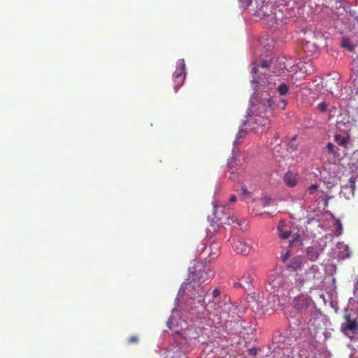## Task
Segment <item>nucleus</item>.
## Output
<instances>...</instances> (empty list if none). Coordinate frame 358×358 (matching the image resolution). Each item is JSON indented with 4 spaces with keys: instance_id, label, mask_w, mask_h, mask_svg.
I'll list each match as a JSON object with an SVG mask.
<instances>
[{
    "instance_id": "15",
    "label": "nucleus",
    "mask_w": 358,
    "mask_h": 358,
    "mask_svg": "<svg viewBox=\"0 0 358 358\" xmlns=\"http://www.w3.org/2000/svg\"><path fill=\"white\" fill-rule=\"evenodd\" d=\"M270 63L266 60H263L260 62L259 65L255 66L252 69L251 73L254 75L258 73L261 76L267 73L268 68L269 67Z\"/></svg>"
},
{
    "instance_id": "16",
    "label": "nucleus",
    "mask_w": 358,
    "mask_h": 358,
    "mask_svg": "<svg viewBox=\"0 0 358 358\" xmlns=\"http://www.w3.org/2000/svg\"><path fill=\"white\" fill-rule=\"evenodd\" d=\"M277 229L280 238L282 239L289 238L292 233L290 225H278Z\"/></svg>"
},
{
    "instance_id": "14",
    "label": "nucleus",
    "mask_w": 358,
    "mask_h": 358,
    "mask_svg": "<svg viewBox=\"0 0 358 358\" xmlns=\"http://www.w3.org/2000/svg\"><path fill=\"white\" fill-rule=\"evenodd\" d=\"M304 259L301 256H296L291 259L287 263V267L288 269L293 271L301 270L303 266Z\"/></svg>"
},
{
    "instance_id": "34",
    "label": "nucleus",
    "mask_w": 358,
    "mask_h": 358,
    "mask_svg": "<svg viewBox=\"0 0 358 358\" xmlns=\"http://www.w3.org/2000/svg\"><path fill=\"white\" fill-rule=\"evenodd\" d=\"M248 354L251 356H255L257 354V350L256 348H251L248 351Z\"/></svg>"
},
{
    "instance_id": "5",
    "label": "nucleus",
    "mask_w": 358,
    "mask_h": 358,
    "mask_svg": "<svg viewBox=\"0 0 358 358\" xmlns=\"http://www.w3.org/2000/svg\"><path fill=\"white\" fill-rule=\"evenodd\" d=\"M241 2L245 3V6H252L254 10L253 15L264 18L266 17L271 19L274 18V10L273 6L268 2H265V0H240Z\"/></svg>"
},
{
    "instance_id": "36",
    "label": "nucleus",
    "mask_w": 358,
    "mask_h": 358,
    "mask_svg": "<svg viewBox=\"0 0 358 358\" xmlns=\"http://www.w3.org/2000/svg\"><path fill=\"white\" fill-rule=\"evenodd\" d=\"M230 202L233 203V202H235L236 201V196L235 195H232L231 197H230V199H229Z\"/></svg>"
},
{
    "instance_id": "25",
    "label": "nucleus",
    "mask_w": 358,
    "mask_h": 358,
    "mask_svg": "<svg viewBox=\"0 0 358 358\" xmlns=\"http://www.w3.org/2000/svg\"><path fill=\"white\" fill-rule=\"evenodd\" d=\"M138 342V337L137 336H131L127 339V343L129 344H135Z\"/></svg>"
},
{
    "instance_id": "28",
    "label": "nucleus",
    "mask_w": 358,
    "mask_h": 358,
    "mask_svg": "<svg viewBox=\"0 0 358 358\" xmlns=\"http://www.w3.org/2000/svg\"><path fill=\"white\" fill-rule=\"evenodd\" d=\"M299 243V245H302V241L300 238V236L297 235L290 241V244L293 245L294 243Z\"/></svg>"
},
{
    "instance_id": "11",
    "label": "nucleus",
    "mask_w": 358,
    "mask_h": 358,
    "mask_svg": "<svg viewBox=\"0 0 358 358\" xmlns=\"http://www.w3.org/2000/svg\"><path fill=\"white\" fill-rule=\"evenodd\" d=\"M232 247L237 253L243 255H248L251 250L250 245L241 239L236 241L234 240Z\"/></svg>"
},
{
    "instance_id": "42",
    "label": "nucleus",
    "mask_w": 358,
    "mask_h": 358,
    "mask_svg": "<svg viewBox=\"0 0 358 358\" xmlns=\"http://www.w3.org/2000/svg\"><path fill=\"white\" fill-rule=\"evenodd\" d=\"M279 224H283V221H280Z\"/></svg>"
},
{
    "instance_id": "18",
    "label": "nucleus",
    "mask_w": 358,
    "mask_h": 358,
    "mask_svg": "<svg viewBox=\"0 0 358 358\" xmlns=\"http://www.w3.org/2000/svg\"><path fill=\"white\" fill-rule=\"evenodd\" d=\"M307 257L311 260L315 261L319 256V252L313 247H308L306 250Z\"/></svg>"
},
{
    "instance_id": "10",
    "label": "nucleus",
    "mask_w": 358,
    "mask_h": 358,
    "mask_svg": "<svg viewBox=\"0 0 358 358\" xmlns=\"http://www.w3.org/2000/svg\"><path fill=\"white\" fill-rule=\"evenodd\" d=\"M185 65L182 60L180 64H178L176 71L173 74L174 82L176 83V86L175 87L176 91L178 90V87L181 86L184 81L185 76Z\"/></svg>"
},
{
    "instance_id": "8",
    "label": "nucleus",
    "mask_w": 358,
    "mask_h": 358,
    "mask_svg": "<svg viewBox=\"0 0 358 358\" xmlns=\"http://www.w3.org/2000/svg\"><path fill=\"white\" fill-rule=\"evenodd\" d=\"M198 294L199 297L198 299L199 303L210 313L213 312V314L215 315L217 311L222 308L223 304L213 299V296L209 292H206L205 294L204 292Z\"/></svg>"
},
{
    "instance_id": "38",
    "label": "nucleus",
    "mask_w": 358,
    "mask_h": 358,
    "mask_svg": "<svg viewBox=\"0 0 358 358\" xmlns=\"http://www.w3.org/2000/svg\"><path fill=\"white\" fill-rule=\"evenodd\" d=\"M210 227H213V230L215 231L217 230V229H219L220 228V225H215V224H213V225H210Z\"/></svg>"
},
{
    "instance_id": "13",
    "label": "nucleus",
    "mask_w": 358,
    "mask_h": 358,
    "mask_svg": "<svg viewBox=\"0 0 358 358\" xmlns=\"http://www.w3.org/2000/svg\"><path fill=\"white\" fill-rule=\"evenodd\" d=\"M299 179V174L293 171H287L283 176V181L289 187H294L297 185Z\"/></svg>"
},
{
    "instance_id": "31",
    "label": "nucleus",
    "mask_w": 358,
    "mask_h": 358,
    "mask_svg": "<svg viewBox=\"0 0 358 358\" xmlns=\"http://www.w3.org/2000/svg\"><path fill=\"white\" fill-rule=\"evenodd\" d=\"M252 82L253 83H264L263 79L261 78V76H257V78H253Z\"/></svg>"
},
{
    "instance_id": "33",
    "label": "nucleus",
    "mask_w": 358,
    "mask_h": 358,
    "mask_svg": "<svg viewBox=\"0 0 358 358\" xmlns=\"http://www.w3.org/2000/svg\"><path fill=\"white\" fill-rule=\"evenodd\" d=\"M215 252H211V253L210 254V259H215L217 257L218 249H217V248H215Z\"/></svg>"
},
{
    "instance_id": "24",
    "label": "nucleus",
    "mask_w": 358,
    "mask_h": 358,
    "mask_svg": "<svg viewBox=\"0 0 358 358\" xmlns=\"http://www.w3.org/2000/svg\"><path fill=\"white\" fill-rule=\"evenodd\" d=\"M330 85L329 86V91L331 92V93H334V88H336L338 87L337 86V83L334 80V79H329L328 80L327 82H326V87H328V85Z\"/></svg>"
},
{
    "instance_id": "21",
    "label": "nucleus",
    "mask_w": 358,
    "mask_h": 358,
    "mask_svg": "<svg viewBox=\"0 0 358 358\" xmlns=\"http://www.w3.org/2000/svg\"><path fill=\"white\" fill-rule=\"evenodd\" d=\"M289 87L285 83H281L277 87V92L280 96H286L289 93Z\"/></svg>"
},
{
    "instance_id": "27",
    "label": "nucleus",
    "mask_w": 358,
    "mask_h": 358,
    "mask_svg": "<svg viewBox=\"0 0 358 358\" xmlns=\"http://www.w3.org/2000/svg\"><path fill=\"white\" fill-rule=\"evenodd\" d=\"M317 108L321 112H325L327 109V104L325 102H322L317 105Z\"/></svg>"
},
{
    "instance_id": "12",
    "label": "nucleus",
    "mask_w": 358,
    "mask_h": 358,
    "mask_svg": "<svg viewBox=\"0 0 358 358\" xmlns=\"http://www.w3.org/2000/svg\"><path fill=\"white\" fill-rule=\"evenodd\" d=\"M344 318L347 323L342 324L343 331H349L352 334H355L358 330V322L356 320H351L350 314H345Z\"/></svg>"
},
{
    "instance_id": "6",
    "label": "nucleus",
    "mask_w": 358,
    "mask_h": 358,
    "mask_svg": "<svg viewBox=\"0 0 358 358\" xmlns=\"http://www.w3.org/2000/svg\"><path fill=\"white\" fill-rule=\"evenodd\" d=\"M224 207L217 205L216 201L213 202L211 213L208 215V221L211 224H231L237 222V219L231 215L230 212H225Z\"/></svg>"
},
{
    "instance_id": "17",
    "label": "nucleus",
    "mask_w": 358,
    "mask_h": 358,
    "mask_svg": "<svg viewBox=\"0 0 358 358\" xmlns=\"http://www.w3.org/2000/svg\"><path fill=\"white\" fill-rule=\"evenodd\" d=\"M272 201V199L270 197L264 196L259 199L255 201L256 207H262L265 208L268 206Z\"/></svg>"
},
{
    "instance_id": "43",
    "label": "nucleus",
    "mask_w": 358,
    "mask_h": 358,
    "mask_svg": "<svg viewBox=\"0 0 358 358\" xmlns=\"http://www.w3.org/2000/svg\"><path fill=\"white\" fill-rule=\"evenodd\" d=\"M224 358H227V357H224Z\"/></svg>"
},
{
    "instance_id": "20",
    "label": "nucleus",
    "mask_w": 358,
    "mask_h": 358,
    "mask_svg": "<svg viewBox=\"0 0 358 358\" xmlns=\"http://www.w3.org/2000/svg\"><path fill=\"white\" fill-rule=\"evenodd\" d=\"M334 141L341 146L344 148H347V145L349 143V138L342 137L340 134H336L334 136Z\"/></svg>"
},
{
    "instance_id": "3",
    "label": "nucleus",
    "mask_w": 358,
    "mask_h": 358,
    "mask_svg": "<svg viewBox=\"0 0 358 358\" xmlns=\"http://www.w3.org/2000/svg\"><path fill=\"white\" fill-rule=\"evenodd\" d=\"M296 282V275H277L269 282L271 293L278 299L287 297L294 288Z\"/></svg>"
},
{
    "instance_id": "1",
    "label": "nucleus",
    "mask_w": 358,
    "mask_h": 358,
    "mask_svg": "<svg viewBox=\"0 0 358 358\" xmlns=\"http://www.w3.org/2000/svg\"><path fill=\"white\" fill-rule=\"evenodd\" d=\"M214 273L208 264L203 262H196L189 268V278L187 282H183L182 288L189 292L193 290L196 293H203L201 285L210 281Z\"/></svg>"
},
{
    "instance_id": "2",
    "label": "nucleus",
    "mask_w": 358,
    "mask_h": 358,
    "mask_svg": "<svg viewBox=\"0 0 358 358\" xmlns=\"http://www.w3.org/2000/svg\"><path fill=\"white\" fill-rule=\"evenodd\" d=\"M259 105L257 110L259 111H257L256 108H254L255 106H253L251 110H254L257 113L255 115H250L247 120V123L249 125L257 124V127L253 126L251 128L252 129H255L258 127H261L262 129L268 127L269 120L264 114L266 112L271 113V110L275 108V101L269 94H266L264 96H263L262 94L260 97Z\"/></svg>"
},
{
    "instance_id": "32",
    "label": "nucleus",
    "mask_w": 358,
    "mask_h": 358,
    "mask_svg": "<svg viewBox=\"0 0 358 358\" xmlns=\"http://www.w3.org/2000/svg\"><path fill=\"white\" fill-rule=\"evenodd\" d=\"M289 257V252H286L283 255H282L281 259L283 262H285Z\"/></svg>"
},
{
    "instance_id": "7",
    "label": "nucleus",
    "mask_w": 358,
    "mask_h": 358,
    "mask_svg": "<svg viewBox=\"0 0 358 358\" xmlns=\"http://www.w3.org/2000/svg\"><path fill=\"white\" fill-rule=\"evenodd\" d=\"M322 37H318L314 32L308 31L305 33V37L303 38L302 48L308 55H313L319 50L320 41Z\"/></svg>"
},
{
    "instance_id": "40",
    "label": "nucleus",
    "mask_w": 358,
    "mask_h": 358,
    "mask_svg": "<svg viewBox=\"0 0 358 358\" xmlns=\"http://www.w3.org/2000/svg\"><path fill=\"white\" fill-rule=\"evenodd\" d=\"M242 191H243V193L244 194H248V193H249L246 189H242Z\"/></svg>"
},
{
    "instance_id": "29",
    "label": "nucleus",
    "mask_w": 358,
    "mask_h": 358,
    "mask_svg": "<svg viewBox=\"0 0 358 358\" xmlns=\"http://www.w3.org/2000/svg\"><path fill=\"white\" fill-rule=\"evenodd\" d=\"M318 188V186L316 185H311L309 187H308V191H309V193L310 194H314L315 192V191Z\"/></svg>"
},
{
    "instance_id": "30",
    "label": "nucleus",
    "mask_w": 358,
    "mask_h": 358,
    "mask_svg": "<svg viewBox=\"0 0 358 358\" xmlns=\"http://www.w3.org/2000/svg\"><path fill=\"white\" fill-rule=\"evenodd\" d=\"M355 182H356V178L354 176L350 177V178L349 179V183H350V187L352 190L355 189Z\"/></svg>"
},
{
    "instance_id": "37",
    "label": "nucleus",
    "mask_w": 358,
    "mask_h": 358,
    "mask_svg": "<svg viewBox=\"0 0 358 358\" xmlns=\"http://www.w3.org/2000/svg\"><path fill=\"white\" fill-rule=\"evenodd\" d=\"M234 287H243V284H242V282H235V283H234Z\"/></svg>"
},
{
    "instance_id": "19",
    "label": "nucleus",
    "mask_w": 358,
    "mask_h": 358,
    "mask_svg": "<svg viewBox=\"0 0 358 358\" xmlns=\"http://www.w3.org/2000/svg\"><path fill=\"white\" fill-rule=\"evenodd\" d=\"M252 280L253 278L250 273L244 275L241 278L243 287H244L245 289H249L252 284Z\"/></svg>"
},
{
    "instance_id": "22",
    "label": "nucleus",
    "mask_w": 358,
    "mask_h": 358,
    "mask_svg": "<svg viewBox=\"0 0 358 358\" xmlns=\"http://www.w3.org/2000/svg\"><path fill=\"white\" fill-rule=\"evenodd\" d=\"M327 149L329 154H332L335 157H337L339 155V149L336 145H334L332 143H327Z\"/></svg>"
},
{
    "instance_id": "23",
    "label": "nucleus",
    "mask_w": 358,
    "mask_h": 358,
    "mask_svg": "<svg viewBox=\"0 0 358 358\" xmlns=\"http://www.w3.org/2000/svg\"><path fill=\"white\" fill-rule=\"evenodd\" d=\"M341 45L350 52H352L355 50V45H352L350 39L347 38H343L342 39Z\"/></svg>"
},
{
    "instance_id": "9",
    "label": "nucleus",
    "mask_w": 358,
    "mask_h": 358,
    "mask_svg": "<svg viewBox=\"0 0 358 358\" xmlns=\"http://www.w3.org/2000/svg\"><path fill=\"white\" fill-rule=\"evenodd\" d=\"M311 305V300L306 296H299L293 301V308L300 313H305L308 311Z\"/></svg>"
},
{
    "instance_id": "41",
    "label": "nucleus",
    "mask_w": 358,
    "mask_h": 358,
    "mask_svg": "<svg viewBox=\"0 0 358 358\" xmlns=\"http://www.w3.org/2000/svg\"><path fill=\"white\" fill-rule=\"evenodd\" d=\"M282 102H283V103H284V106H285L286 105V101H285V100H282Z\"/></svg>"
},
{
    "instance_id": "39",
    "label": "nucleus",
    "mask_w": 358,
    "mask_h": 358,
    "mask_svg": "<svg viewBox=\"0 0 358 358\" xmlns=\"http://www.w3.org/2000/svg\"><path fill=\"white\" fill-rule=\"evenodd\" d=\"M240 134H241V132H239V133H238V136H237L236 139L235 140L234 143H238V138H241V136Z\"/></svg>"
},
{
    "instance_id": "4",
    "label": "nucleus",
    "mask_w": 358,
    "mask_h": 358,
    "mask_svg": "<svg viewBox=\"0 0 358 358\" xmlns=\"http://www.w3.org/2000/svg\"><path fill=\"white\" fill-rule=\"evenodd\" d=\"M238 312L239 310L237 306L224 302L222 308H220L219 311H217L215 315H220V317L223 318L226 324L236 323L237 327H235V333L241 334L242 329H245V327L242 324L241 315L238 314Z\"/></svg>"
},
{
    "instance_id": "35",
    "label": "nucleus",
    "mask_w": 358,
    "mask_h": 358,
    "mask_svg": "<svg viewBox=\"0 0 358 358\" xmlns=\"http://www.w3.org/2000/svg\"><path fill=\"white\" fill-rule=\"evenodd\" d=\"M342 226L341 224H339V225H337V229H336V232H338V234H336L337 236L340 235L342 232Z\"/></svg>"
},
{
    "instance_id": "26",
    "label": "nucleus",
    "mask_w": 358,
    "mask_h": 358,
    "mask_svg": "<svg viewBox=\"0 0 358 358\" xmlns=\"http://www.w3.org/2000/svg\"><path fill=\"white\" fill-rule=\"evenodd\" d=\"M220 294L221 292L219 289H215L211 293L213 296V299H215L217 301H218V298L220 296Z\"/></svg>"
}]
</instances>
